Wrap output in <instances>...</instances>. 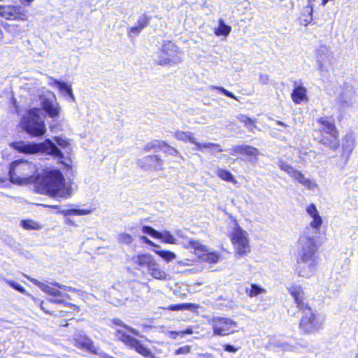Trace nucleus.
Returning <instances> with one entry per match:
<instances>
[{
    "mask_svg": "<svg viewBox=\"0 0 358 358\" xmlns=\"http://www.w3.org/2000/svg\"><path fill=\"white\" fill-rule=\"evenodd\" d=\"M317 127L313 129L316 135L317 142L327 150L336 152L341 148L340 159L344 164H346L354 149V141L348 139L345 136V142L341 146L340 131L337 127L333 116H322L316 119Z\"/></svg>",
    "mask_w": 358,
    "mask_h": 358,
    "instance_id": "nucleus-1",
    "label": "nucleus"
},
{
    "mask_svg": "<svg viewBox=\"0 0 358 358\" xmlns=\"http://www.w3.org/2000/svg\"><path fill=\"white\" fill-rule=\"evenodd\" d=\"M299 250L296 259L295 273L298 276L310 278L317 264V251L321 243L308 234L300 235L298 239Z\"/></svg>",
    "mask_w": 358,
    "mask_h": 358,
    "instance_id": "nucleus-2",
    "label": "nucleus"
},
{
    "mask_svg": "<svg viewBox=\"0 0 358 358\" xmlns=\"http://www.w3.org/2000/svg\"><path fill=\"white\" fill-rule=\"evenodd\" d=\"M111 322L113 324L121 327L114 331L115 340L117 342L122 343L129 349L134 350L145 358H155L152 350L135 337L139 335L136 329L126 324L120 318H113L111 320Z\"/></svg>",
    "mask_w": 358,
    "mask_h": 358,
    "instance_id": "nucleus-3",
    "label": "nucleus"
},
{
    "mask_svg": "<svg viewBox=\"0 0 358 358\" xmlns=\"http://www.w3.org/2000/svg\"><path fill=\"white\" fill-rule=\"evenodd\" d=\"M37 187L42 192H45L51 196H59L68 197L71 192L65 189V178L59 170H50L44 171L41 175L35 178Z\"/></svg>",
    "mask_w": 358,
    "mask_h": 358,
    "instance_id": "nucleus-4",
    "label": "nucleus"
},
{
    "mask_svg": "<svg viewBox=\"0 0 358 358\" xmlns=\"http://www.w3.org/2000/svg\"><path fill=\"white\" fill-rule=\"evenodd\" d=\"M132 265L134 268L143 273L146 270L148 273L157 280H164L166 273L162 268L154 256L148 252L138 253L131 257Z\"/></svg>",
    "mask_w": 358,
    "mask_h": 358,
    "instance_id": "nucleus-5",
    "label": "nucleus"
},
{
    "mask_svg": "<svg viewBox=\"0 0 358 358\" xmlns=\"http://www.w3.org/2000/svg\"><path fill=\"white\" fill-rule=\"evenodd\" d=\"M40 110L36 107L30 108L21 118L20 126L22 130L31 137L43 136L47 131L45 123L39 114Z\"/></svg>",
    "mask_w": 358,
    "mask_h": 358,
    "instance_id": "nucleus-6",
    "label": "nucleus"
},
{
    "mask_svg": "<svg viewBox=\"0 0 358 358\" xmlns=\"http://www.w3.org/2000/svg\"><path fill=\"white\" fill-rule=\"evenodd\" d=\"M34 166L27 160L18 159L10 163L8 176L14 184H29L34 180Z\"/></svg>",
    "mask_w": 358,
    "mask_h": 358,
    "instance_id": "nucleus-7",
    "label": "nucleus"
},
{
    "mask_svg": "<svg viewBox=\"0 0 358 358\" xmlns=\"http://www.w3.org/2000/svg\"><path fill=\"white\" fill-rule=\"evenodd\" d=\"M231 221L233 222L234 227L233 230L229 233L228 236L234 247L235 253L241 257L245 256L251 250L248 234L242 229L236 218L233 217Z\"/></svg>",
    "mask_w": 358,
    "mask_h": 358,
    "instance_id": "nucleus-8",
    "label": "nucleus"
},
{
    "mask_svg": "<svg viewBox=\"0 0 358 358\" xmlns=\"http://www.w3.org/2000/svg\"><path fill=\"white\" fill-rule=\"evenodd\" d=\"M299 313L301 315L298 327L302 334L305 335L315 334L322 329V322L312 306L310 307V310H302Z\"/></svg>",
    "mask_w": 358,
    "mask_h": 358,
    "instance_id": "nucleus-9",
    "label": "nucleus"
},
{
    "mask_svg": "<svg viewBox=\"0 0 358 358\" xmlns=\"http://www.w3.org/2000/svg\"><path fill=\"white\" fill-rule=\"evenodd\" d=\"M215 336H226L235 332L237 322L230 317L213 316L208 320Z\"/></svg>",
    "mask_w": 358,
    "mask_h": 358,
    "instance_id": "nucleus-10",
    "label": "nucleus"
},
{
    "mask_svg": "<svg viewBox=\"0 0 358 358\" xmlns=\"http://www.w3.org/2000/svg\"><path fill=\"white\" fill-rule=\"evenodd\" d=\"M188 247L192 248L197 257L206 263L214 264L217 263L221 258V255L218 252H209L208 247L198 241L189 240Z\"/></svg>",
    "mask_w": 358,
    "mask_h": 358,
    "instance_id": "nucleus-11",
    "label": "nucleus"
},
{
    "mask_svg": "<svg viewBox=\"0 0 358 358\" xmlns=\"http://www.w3.org/2000/svg\"><path fill=\"white\" fill-rule=\"evenodd\" d=\"M179 50L178 47L171 41H165L160 50L159 59L157 62V65L167 66L172 63L179 62L178 58Z\"/></svg>",
    "mask_w": 358,
    "mask_h": 358,
    "instance_id": "nucleus-12",
    "label": "nucleus"
},
{
    "mask_svg": "<svg viewBox=\"0 0 358 358\" xmlns=\"http://www.w3.org/2000/svg\"><path fill=\"white\" fill-rule=\"evenodd\" d=\"M287 292L292 297L298 312L310 310L311 306L309 304L306 292L301 286L292 285L287 288Z\"/></svg>",
    "mask_w": 358,
    "mask_h": 358,
    "instance_id": "nucleus-13",
    "label": "nucleus"
},
{
    "mask_svg": "<svg viewBox=\"0 0 358 358\" xmlns=\"http://www.w3.org/2000/svg\"><path fill=\"white\" fill-rule=\"evenodd\" d=\"M163 150L164 152L171 156H180L179 151L169 145L166 141L158 139L150 141L143 148V151L145 152H157Z\"/></svg>",
    "mask_w": 358,
    "mask_h": 358,
    "instance_id": "nucleus-14",
    "label": "nucleus"
},
{
    "mask_svg": "<svg viewBox=\"0 0 358 358\" xmlns=\"http://www.w3.org/2000/svg\"><path fill=\"white\" fill-rule=\"evenodd\" d=\"M138 166L144 171H159L164 169V160L160 155H148L138 160Z\"/></svg>",
    "mask_w": 358,
    "mask_h": 358,
    "instance_id": "nucleus-15",
    "label": "nucleus"
},
{
    "mask_svg": "<svg viewBox=\"0 0 358 358\" xmlns=\"http://www.w3.org/2000/svg\"><path fill=\"white\" fill-rule=\"evenodd\" d=\"M278 165L281 171L287 173L294 180H296L305 187L310 189L315 186L313 182L310 180L306 178L301 171L296 170L292 166L283 160H279Z\"/></svg>",
    "mask_w": 358,
    "mask_h": 358,
    "instance_id": "nucleus-16",
    "label": "nucleus"
},
{
    "mask_svg": "<svg viewBox=\"0 0 358 358\" xmlns=\"http://www.w3.org/2000/svg\"><path fill=\"white\" fill-rule=\"evenodd\" d=\"M174 137L178 140L183 142H189L196 146L198 150H201V148H218V152H222L223 150L220 148V145L218 143H200L196 142L195 138L190 133H187L185 131L181 130H176L174 132Z\"/></svg>",
    "mask_w": 358,
    "mask_h": 358,
    "instance_id": "nucleus-17",
    "label": "nucleus"
},
{
    "mask_svg": "<svg viewBox=\"0 0 358 358\" xmlns=\"http://www.w3.org/2000/svg\"><path fill=\"white\" fill-rule=\"evenodd\" d=\"M74 345L80 349L85 350L95 355H101L99 348L94 345L93 341L86 334H80L73 338Z\"/></svg>",
    "mask_w": 358,
    "mask_h": 358,
    "instance_id": "nucleus-18",
    "label": "nucleus"
},
{
    "mask_svg": "<svg viewBox=\"0 0 358 358\" xmlns=\"http://www.w3.org/2000/svg\"><path fill=\"white\" fill-rule=\"evenodd\" d=\"M38 153L50 155L59 159H63L64 157L62 152L49 138L38 143Z\"/></svg>",
    "mask_w": 358,
    "mask_h": 358,
    "instance_id": "nucleus-19",
    "label": "nucleus"
},
{
    "mask_svg": "<svg viewBox=\"0 0 358 358\" xmlns=\"http://www.w3.org/2000/svg\"><path fill=\"white\" fill-rule=\"evenodd\" d=\"M231 154L233 155H243L256 160L260 152L257 148L252 145L241 144L233 145L231 148Z\"/></svg>",
    "mask_w": 358,
    "mask_h": 358,
    "instance_id": "nucleus-20",
    "label": "nucleus"
},
{
    "mask_svg": "<svg viewBox=\"0 0 358 358\" xmlns=\"http://www.w3.org/2000/svg\"><path fill=\"white\" fill-rule=\"evenodd\" d=\"M67 299H52L47 301H40V308L45 313H52V310L49 309L50 305L63 304L65 306L71 308L74 311L78 312L80 307L74 303L66 301Z\"/></svg>",
    "mask_w": 358,
    "mask_h": 358,
    "instance_id": "nucleus-21",
    "label": "nucleus"
},
{
    "mask_svg": "<svg viewBox=\"0 0 358 358\" xmlns=\"http://www.w3.org/2000/svg\"><path fill=\"white\" fill-rule=\"evenodd\" d=\"M41 108L51 118H57L61 111L59 104L56 100L53 101L48 98L42 100Z\"/></svg>",
    "mask_w": 358,
    "mask_h": 358,
    "instance_id": "nucleus-22",
    "label": "nucleus"
},
{
    "mask_svg": "<svg viewBox=\"0 0 358 358\" xmlns=\"http://www.w3.org/2000/svg\"><path fill=\"white\" fill-rule=\"evenodd\" d=\"M7 20L25 21L28 19L27 12L20 6L8 5Z\"/></svg>",
    "mask_w": 358,
    "mask_h": 358,
    "instance_id": "nucleus-23",
    "label": "nucleus"
},
{
    "mask_svg": "<svg viewBox=\"0 0 358 358\" xmlns=\"http://www.w3.org/2000/svg\"><path fill=\"white\" fill-rule=\"evenodd\" d=\"M11 146L18 152L34 155L38 153V143H25L23 141L13 142Z\"/></svg>",
    "mask_w": 358,
    "mask_h": 358,
    "instance_id": "nucleus-24",
    "label": "nucleus"
},
{
    "mask_svg": "<svg viewBox=\"0 0 358 358\" xmlns=\"http://www.w3.org/2000/svg\"><path fill=\"white\" fill-rule=\"evenodd\" d=\"M306 212L313 218V220L310 222V227L316 230H320L323 221L316 206L314 203L309 204L306 208Z\"/></svg>",
    "mask_w": 358,
    "mask_h": 358,
    "instance_id": "nucleus-25",
    "label": "nucleus"
},
{
    "mask_svg": "<svg viewBox=\"0 0 358 358\" xmlns=\"http://www.w3.org/2000/svg\"><path fill=\"white\" fill-rule=\"evenodd\" d=\"M292 101L295 104H300L303 101H308L307 90L303 86L295 87L291 94Z\"/></svg>",
    "mask_w": 358,
    "mask_h": 358,
    "instance_id": "nucleus-26",
    "label": "nucleus"
},
{
    "mask_svg": "<svg viewBox=\"0 0 358 358\" xmlns=\"http://www.w3.org/2000/svg\"><path fill=\"white\" fill-rule=\"evenodd\" d=\"M313 7L310 4L305 6L300 13L299 20L301 24L307 26L313 21Z\"/></svg>",
    "mask_w": 358,
    "mask_h": 358,
    "instance_id": "nucleus-27",
    "label": "nucleus"
},
{
    "mask_svg": "<svg viewBox=\"0 0 358 358\" xmlns=\"http://www.w3.org/2000/svg\"><path fill=\"white\" fill-rule=\"evenodd\" d=\"M31 282H32L34 285L38 286L39 287L42 288L43 290L48 293L49 295H51L52 296H58L60 297V299H70L69 294H63L60 291L55 289L54 288H51L50 287H46L45 288H43V284L38 281L37 280H31Z\"/></svg>",
    "mask_w": 358,
    "mask_h": 358,
    "instance_id": "nucleus-28",
    "label": "nucleus"
},
{
    "mask_svg": "<svg viewBox=\"0 0 358 358\" xmlns=\"http://www.w3.org/2000/svg\"><path fill=\"white\" fill-rule=\"evenodd\" d=\"M5 31L11 35L12 37H15L22 34L24 32L23 28L17 24H3Z\"/></svg>",
    "mask_w": 358,
    "mask_h": 358,
    "instance_id": "nucleus-29",
    "label": "nucleus"
},
{
    "mask_svg": "<svg viewBox=\"0 0 358 358\" xmlns=\"http://www.w3.org/2000/svg\"><path fill=\"white\" fill-rule=\"evenodd\" d=\"M216 174L219 178L225 182H229L234 184L236 183V180L235 179L234 176L227 169H218L217 170Z\"/></svg>",
    "mask_w": 358,
    "mask_h": 358,
    "instance_id": "nucleus-30",
    "label": "nucleus"
},
{
    "mask_svg": "<svg viewBox=\"0 0 358 358\" xmlns=\"http://www.w3.org/2000/svg\"><path fill=\"white\" fill-rule=\"evenodd\" d=\"M20 226L26 230H40L42 229V224L31 219L21 220Z\"/></svg>",
    "mask_w": 358,
    "mask_h": 358,
    "instance_id": "nucleus-31",
    "label": "nucleus"
},
{
    "mask_svg": "<svg viewBox=\"0 0 358 358\" xmlns=\"http://www.w3.org/2000/svg\"><path fill=\"white\" fill-rule=\"evenodd\" d=\"M266 290L262 286L257 285V284H252L250 288H246L245 289V293L246 294L250 297H255L258 296L259 294L266 293Z\"/></svg>",
    "mask_w": 358,
    "mask_h": 358,
    "instance_id": "nucleus-32",
    "label": "nucleus"
},
{
    "mask_svg": "<svg viewBox=\"0 0 358 358\" xmlns=\"http://www.w3.org/2000/svg\"><path fill=\"white\" fill-rule=\"evenodd\" d=\"M157 239H160L163 243L168 244H176L177 243L176 238L167 230L160 232V237H157Z\"/></svg>",
    "mask_w": 358,
    "mask_h": 358,
    "instance_id": "nucleus-33",
    "label": "nucleus"
},
{
    "mask_svg": "<svg viewBox=\"0 0 358 358\" xmlns=\"http://www.w3.org/2000/svg\"><path fill=\"white\" fill-rule=\"evenodd\" d=\"M155 252L164 259L166 262H171L176 257V255L173 252L168 250H155Z\"/></svg>",
    "mask_w": 358,
    "mask_h": 358,
    "instance_id": "nucleus-34",
    "label": "nucleus"
},
{
    "mask_svg": "<svg viewBox=\"0 0 358 358\" xmlns=\"http://www.w3.org/2000/svg\"><path fill=\"white\" fill-rule=\"evenodd\" d=\"M91 212L90 210L87 209H77V208H73L67 210L66 211H63L62 213L64 215H78V216H82V215H86L90 214Z\"/></svg>",
    "mask_w": 358,
    "mask_h": 358,
    "instance_id": "nucleus-35",
    "label": "nucleus"
},
{
    "mask_svg": "<svg viewBox=\"0 0 358 358\" xmlns=\"http://www.w3.org/2000/svg\"><path fill=\"white\" fill-rule=\"evenodd\" d=\"M231 27L225 24L223 21H220L219 27L215 31V34L217 36L223 35L227 36L231 31Z\"/></svg>",
    "mask_w": 358,
    "mask_h": 358,
    "instance_id": "nucleus-36",
    "label": "nucleus"
},
{
    "mask_svg": "<svg viewBox=\"0 0 358 358\" xmlns=\"http://www.w3.org/2000/svg\"><path fill=\"white\" fill-rule=\"evenodd\" d=\"M134 241L132 236L127 233H120L118 235V242L125 245H130Z\"/></svg>",
    "mask_w": 358,
    "mask_h": 358,
    "instance_id": "nucleus-37",
    "label": "nucleus"
},
{
    "mask_svg": "<svg viewBox=\"0 0 358 358\" xmlns=\"http://www.w3.org/2000/svg\"><path fill=\"white\" fill-rule=\"evenodd\" d=\"M151 20V17L148 16L146 13L142 14L137 20V25L143 29L146 27Z\"/></svg>",
    "mask_w": 358,
    "mask_h": 358,
    "instance_id": "nucleus-38",
    "label": "nucleus"
},
{
    "mask_svg": "<svg viewBox=\"0 0 358 358\" xmlns=\"http://www.w3.org/2000/svg\"><path fill=\"white\" fill-rule=\"evenodd\" d=\"M141 231L144 234H148L155 238H157V237H160V232L152 228L150 226H143L141 227Z\"/></svg>",
    "mask_w": 358,
    "mask_h": 358,
    "instance_id": "nucleus-39",
    "label": "nucleus"
},
{
    "mask_svg": "<svg viewBox=\"0 0 358 358\" xmlns=\"http://www.w3.org/2000/svg\"><path fill=\"white\" fill-rule=\"evenodd\" d=\"M238 120H239L240 122L244 124L245 126H248V125L255 126V123L257 122L255 119H252V118L248 117V115H243V114L240 115L238 117Z\"/></svg>",
    "mask_w": 358,
    "mask_h": 358,
    "instance_id": "nucleus-40",
    "label": "nucleus"
},
{
    "mask_svg": "<svg viewBox=\"0 0 358 358\" xmlns=\"http://www.w3.org/2000/svg\"><path fill=\"white\" fill-rule=\"evenodd\" d=\"M212 89L213 90H215L220 92V93H222V94H224V95H225V96H227L228 97H230V98H231L233 99L238 101V99L237 98V96H236L232 92L228 91L227 90H226L223 87L213 86Z\"/></svg>",
    "mask_w": 358,
    "mask_h": 358,
    "instance_id": "nucleus-41",
    "label": "nucleus"
},
{
    "mask_svg": "<svg viewBox=\"0 0 358 358\" xmlns=\"http://www.w3.org/2000/svg\"><path fill=\"white\" fill-rule=\"evenodd\" d=\"M8 285L11 287L12 288H13L14 289L18 291L19 292H20L21 294H26L27 293V291L25 289V288L22 285H20V283L17 282H15L13 280H10V281H8Z\"/></svg>",
    "mask_w": 358,
    "mask_h": 358,
    "instance_id": "nucleus-42",
    "label": "nucleus"
},
{
    "mask_svg": "<svg viewBox=\"0 0 358 358\" xmlns=\"http://www.w3.org/2000/svg\"><path fill=\"white\" fill-rule=\"evenodd\" d=\"M54 140L62 148H66L70 146V143L67 139L62 138L59 136H55Z\"/></svg>",
    "mask_w": 358,
    "mask_h": 358,
    "instance_id": "nucleus-43",
    "label": "nucleus"
},
{
    "mask_svg": "<svg viewBox=\"0 0 358 358\" xmlns=\"http://www.w3.org/2000/svg\"><path fill=\"white\" fill-rule=\"evenodd\" d=\"M58 89L60 92H65L66 93V94L69 95L70 97L73 96L71 86L70 85L67 84L66 83L64 82V85L59 86Z\"/></svg>",
    "mask_w": 358,
    "mask_h": 358,
    "instance_id": "nucleus-44",
    "label": "nucleus"
},
{
    "mask_svg": "<svg viewBox=\"0 0 358 358\" xmlns=\"http://www.w3.org/2000/svg\"><path fill=\"white\" fill-rule=\"evenodd\" d=\"M143 29L139 27L137 24L130 27L128 30V36L131 38L134 36H137Z\"/></svg>",
    "mask_w": 358,
    "mask_h": 358,
    "instance_id": "nucleus-45",
    "label": "nucleus"
},
{
    "mask_svg": "<svg viewBox=\"0 0 358 358\" xmlns=\"http://www.w3.org/2000/svg\"><path fill=\"white\" fill-rule=\"evenodd\" d=\"M200 308V306L195 303H183V310H189L192 312H196Z\"/></svg>",
    "mask_w": 358,
    "mask_h": 358,
    "instance_id": "nucleus-46",
    "label": "nucleus"
},
{
    "mask_svg": "<svg viewBox=\"0 0 358 358\" xmlns=\"http://www.w3.org/2000/svg\"><path fill=\"white\" fill-rule=\"evenodd\" d=\"M191 348L189 345H185L180 347L179 348L176 349L174 352V354L176 355H187L190 352Z\"/></svg>",
    "mask_w": 358,
    "mask_h": 358,
    "instance_id": "nucleus-47",
    "label": "nucleus"
},
{
    "mask_svg": "<svg viewBox=\"0 0 358 358\" xmlns=\"http://www.w3.org/2000/svg\"><path fill=\"white\" fill-rule=\"evenodd\" d=\"M164 310L170 311L183 310V303L172 304L167 307L163 308Z\"/></svg>",
    "mask_w": 358,
    "mask_h": 358,
    "instance_id": "nucleus-48",
    "label": "nucleus"
},
{
    "mask_svg": "<svg viewBox=\"0 0 358 358\" xmlns=\"http://www.w3.org/2000/svg\"><path fill=\"white\" fill-rule=\"evenodd\" d=\"M52 305H50L49 306V309L52 310V313H49L50 315H52L53 316H55V317H64V316H67L68 315V312L67 311H65V310H59L57 311H55L52 309Z\"/></svg>",
    "mask_w": 358,
    "mask_h": 358,
    "instance_id": "nucleus-49",
    "label": "nucleus"
},
{
    "mask_svg": "<svg viewBox=\"0 0 358 358\" xmlns=\"http://www.w3.org/2000/svg\"><path fill=\"white\" fill-rule=\"evenodd\" d=\"M140 239L145 244L152 246V247H159L158 245L155 244L153 241H150L148 238L145 236H142L140 237Z\"/></svg>",
    "mask_w": 358,
    "mask_h": 358,
    "instance_id": "nucleus-50",
    "label": "nucleus"
},
{
    "mask_svg": "<svg viewBox=\"0 0 358 358\" xmlns=\"http://www.w3.org/2000/svg\"><path fill=\"white\" fill-rule=\"evenodd\" d=\"M8 5H0V17L6 20Z\"/></svg>",
    "mask_w": 358,
    "mask_h": 358,
    "instance_id": "nucleus-51",
    "label": "nucleus"
},
{
    "mask_svg": "<svg viewBox=\"0 0 358 358\" xmlns=\"http://www.w3.org/2000/svg\"><path fill=\"white\" fill-rule=\"evenodd\" d=\"M224 350L228 352L234 353L238 350V348H235L231 344H225L223 345Z\"/></svg>",
    "mask_w": 358,
    "mask_h": 358,
    "instance_id": "nucleus-52",
    "label": "nucleus"
},
{
    "mask_svg": "<svg viewBox=\"0 0 358 358\" xmlns=\"http://www.w3.org/2000/svg\"><path fill=\"white\" fill-rule=\"evenodd\" d=\"M50 80H51L50 85H55L56 87H57V88L60 85H63V86L64 85V82L59 81V80H57L56 78H54L51 77L50 78Z\"/></svg>",
    "mask_w": 358,
    "mask_h": 358,
    "instance_id": "nucleus-53",
    "label": "nucleus"
},
{
    "mask_svg": "<svg viewBox=\"0 0 358 358\" xmlns=\"http://www.w3.org/2000/svg\"><path fill=\"white\" fill-rule=\"evenodd\" d=\"M50 80H51L50 85H55L56 87H57V88L60 85H63V86L64 85V82L59 81V80H57L56 78H54L51 77L50 78Z\"/></svg>",
    "mask_w": 358,
    "mask_h": 358,
    "instance_id": "nucleus-54",
    "label": "nucleus"
},
{
    "mask_svg": "<svg viewBox=\"0 0 358 358\" xmlns=\"http://www.w3.org/2000/svg\"><path fill=\"white\" fill-rule=\"evenodd\" d=\"M169 334L170 337L173 339L177 338L178 336H181L180 331H170L169 332Z\"/></svg>",
    "mask_w": 358,
    "mask_h": 358,
    "instance_id": "nucleus-55",
    "label": "nucleus"
},
{
    "mask_svg": "<svg viewBox=\"0 0 358 358\" xmlns=\"http://www.w3.org/2000/svg\"><path fill=\"white\" fill-rule=\"evenodd\" d=\"M180 333H181V336H183L185 335L192 334L193 333V331H192V328L189 327V328L185 329V330L180 331Z\"/></svg>",
    "mask_w": 358,
    "mask_h": 358,
    "instance_id": "nucleus-56",
    "label": "nucleus"
},
{
    "mask_svg": "<svg viewBox=\"0 0 358 358\" xmlns=\"http://www.w3.org/2000/svg\"><path fill=\"white\" fill-rule=\"evenodd\" d=\"M276 124H277L278 125H280V126L287 127V125H286L284 122H281V121H280V120L277 121V122H276Z\"/></svg>",
    "mask_w": 358,
    "mask_h": 358,
    "instance_id": "nucleus-57",
    "label": "nucleus"
},
{
    "mask_svg": "<svg viewBox=\"0 0 358 358\" xmlns=\"http://www.w3.org/2000/svg\"><path fill=\"white\" fill-rule=\"evenodd\" d=\"M48 207L52 209H58L59 208V206H57V205H51V206H48Z\"/></svg>",
    "mask_w": 358,
    "mask_h": 358,
    "instance_id": "nucleus-58",
    "label": "nucleus"
},
{
    "mask_svg": "<svg viewBox=\"0 0 358 358\" xmlns=\"http://www.w3.org/2000/svg\"><path fill=\"white\" fill-rule=\"evenodd\" d=\"M101 356H102L103 357L108 358V357H107V356H106V355H101Z\"/></svg>",
    "mask_w": 358,
    "mask_h": 358,
    "instance_id": "nucleus-59",
    "label": "nucleus"
},
{
    "mask_svg": "<svg viewBox=\"0 0 358 358\" xmlns=\"http://www.w3.org/2000/svg\"><path fill=\"white\" fill-rule=\"evenodd\" d=\"M2 0H0V1H1Z\"/></svg>",
    "mask_w": 358,
    "mask_h": 358,
    "instance_id": "nucleus-60",
    "label": "nucleus"
}]
</instances>
